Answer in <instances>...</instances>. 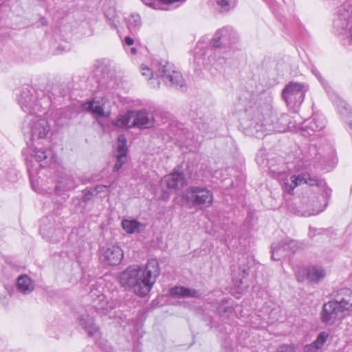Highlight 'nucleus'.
<instances>
[{"label": "nucleus", "instance_id": "obj_19", "mask_svg": "<svg viewBox=\"0 0 352 352\" xmlns=\"http://www.w3.org/2000/svg\"><path fill=\"white\" fill-rule=\"evenodd\" d=\"M333 300L345 311L352 310V291L348 288L340 289L333 294Z\"/></svg>", "mask_w": 352, "mask_h": 352}, {"label": "nucleus", "instance_id": "obj_9", "mask_svg": "<svg viewBox=\"0 0 352 352\" xmlns=\"http://www.w3.org/2000/svg\"><path fill=\"white\" fill-rule=\"evenodd\" d=\"M308 90L309 85L306 83L289 82L282 91V97L288 109L296 113L299 110Z\"/></svg>", "mask_w": 352, "mask_h": 352}, {"label": "nucleus", "instance_id": "obj_31", "mask_svg": "<svg viewBox=\"0 0 352 352\" xmlns=\"http://www.w3.org/2000/svg\"><path fill=\"white\" fill-rule=\"evenodd\" d=\"M127 25L131 32H137L142 25L140 16L138 14H131L127 19Z\"/></svg>", "mask_w": 352, "mask_h": 352}, {"label": "nucleus", "instance_id": "obj_29", "mask_svg": "<svg viewBox=\"0 0 352 352\" xmlns=\"http://www.w3.org/2000/svg\"><path fill=\"white\" fill-rule=\"evenodd\" d=\"M326 276L325 270L322 267L312 266L307 268V279L313 283H318Z\"/></svg>", "mask_w": 352, "mask_h": 352}, {"label": "nucleus", "instance_id": "obj_7", "mask_svg": "<svg viewBox=\"0 0 352 352\" xmlns=\"http://www.w3.org/2000/svg\"><path fill=\"white\" fill-rule=\"evenodd\" d=\"M333 25L335 32L352 46V3L346 2L338 7Z\"/></svg>", "mask_w": 352, "mask_h": 352}, {"label": "nucleus", "instance_id": "obj_35", "mask_svg": "<svg viewBox=\"0 0 352 352\" xmlns=\"http://www.w3.org/2000/svg\"><path fill=\"white\" fill-rule=\"evenodd\" d=\"M142 2L150 7L156 8L157 1L164 5H172L175 3H184L186 0H142Z\"/></svg>", "mask_w": 352, "mask_h": 352}, {"label": "nucleus", "instance_id": "obj_42", "mask_svg": "<svg viewBox=\"0 0 352 352\" xmlns=\"http://www.w3.org/2000/svg\"><path fill=\"white\" fill-rule=\"evenodd\" d=\"M318 350V349L316 347L314 342L309 344H307L305 346V352H317Z\"/></svg>", "mask_w": 352, "mask_h": 352}, {"label": "nucleus", "instance_id": "obj_30", "mask_svg": "<svg viewBox=\"0 0 352 352\" xmlns=\"http://www.w3.org/2000/svg\"><path fill=\"white\" fill-rule=\"evenodd\" d=\"M132 111H128L127 113L120 115L114 122L113 124L121 128H132Z\"/></svg>", "mask_w": 352, "mask_h": 352}, {"label": "nucleus", "instance_id": "obj_20", "mask_svg": "<svg viewBox=\"0 0 352 352\" xmlns=\"http://www.w3.org/2000/svg\"><path fill=\"white\" fill-rule=\"evenodd\" d=\"M116 162L113 167L114 171H118L127 160L126 140L124 135H119L118 137L116 146Z\"/></svg>", "mask_w": 352, "mask_h": 352}, {"label": "nucleus", "instance_id": "obj_37", "mask_svg": "<svg viewBox=\"0 0 352 352\" xmlns=\"http://www.w3.org/2000/svg\"><path fill=\"white\" fill-rule=\"evenodd\" d=\"M109 188V186L106 185H98L93 188H90L89 190V192L91 195H97L98 193H100L102 192H104L107 188Z\"/></svg>", "mask_w": 352, "mask_h": 352}, {"label": "nucleus", "instance_id": "obj_10", "mask_svg": "<svg viewBox=\"0 0 352 352\" xmlns=\"http://www.w3.org/2000/svg\"><path fill=\"white\" fill-rule=\"evenodd\" d=\"M184 198L187 203L199 210L209 208L214 199L212 191L204 186L188 187L185 191Z\"/></svg>", "mask_w": 352, "mask_h": 352}, {"label": "nucleus", "instance_id": "obj_27", "mask_svg": "<svg viewBox=\"0 0 352 352\" xmlns=\"http://www.w3.org/2000/svg\"><path fill=\"white\" fill-rule=\"evenodd\" d=\"M16 288L21 293L28 294L33 291L34 285L28 276L21 275L17 278Z\"/></svg>", "mask_w": 352, "mask_h": 352}, {"label": "nucleus", "instance_id": "obj_2", "mask_svg": "<svg viewBox=\"0 0 352 352\" xmlns=\"http://www.w3.org/2000/svg\"><path fill=\"white\" fill-rule=\"evenodd\" d=\"M25 135H30L31 144L29 155L41 167L47 168L56 163V155L52 148L49 138L50 126L43 118L28 115L24 120L23 128Z\"/></svg>", "mask_w": 352, "mask_h": 352}, {"label": "nucleus", "instance_id": "obj_11", "mask_svg": "<svg viewBox=\"0 0 352 352\" xmlns=\"http://www.w3.org/2000/svg\"><path fill=\"white\" fill-rule=\"evenodd\" d=\"M186 184V178L182 172L174 171L173 173L164 176L160 182L163 191L162 199H168L170 193L181 190Z\"/></svg>", "mask_w": 352, "mask_h": 352}, {"label": "nucleus", "instance_id": "obj_24", "mask_svg": "<svg viewBox=\"0 0 352 352\" xmlns=\"http://www.w3.org/2000/svg\"><path fill=\"white\" fill-rule=\"evenodd\" d=\"M170 294L172 296L182 298H201V293L194 289H190L182 286L175 287L170 289Z\"/></svg>", "mask_w": 352, "mask_h": 352}, {"label": "nucleus", "instance_id": "obj_22", "mask_svg": "<svg viewBox=\"0 0 352 352\" xmlns=\"http://www.w3.org/2000/svg\"><path fill=\"white\" fill-rule=\"evenodd\" d=\"M325 126V122L322 118L314 116L306 120L302 124L300 129L306 133L304 135H311L312 133L319 131Z\"/></svg>", "mask_w": 352, "mask_h": 352}, {"label": "nucleus", "instance_id": "obj_26", "mask_svg": "<svg viewBox=\"0 0 352 352\" xmlns=\"http://www.w3.org/2000/svg\"><path fill=\"white\" fill-rule=\"evenodd\" d=\"M79 323L89 336H96L99 333L98 328L95 324L94 318L90 316L82 315L79 318Z\"/></svg>", "mask_w": 352, "mask_h": 352}, {"label": "nucleus", "instance_id": "obj_39", "mask_svg": "<svg viewBox=\"0 0 352 352\" xmlns=\"http://www.w3.org/2000/svg\"><path fill=\"white\" fill-rule=\"evenodd\" d=\"M276 352H296V346L294 344H282Z\"/></svg>", "mask_w": 352, "mask_h": 352}, {"label": "nucleus", "instance_id": "obj_18", "mask_svg": "<svg viewBox=\"0 0 352 352\" xmlns=\"http://www.w3.org/2000/svg\"><path fill=\"white\" fill-rule=\"evenodd\" d=\"M100 258L107 265H116L123 258V251L117 245L103 247L100 251Z\"/></svg>", "mask_w": 352, "mask_h": 352}, {"label": "nucleus", "instance_id": "obj_34", "mask_svg": "<svg viewBox=\"0 0 352 352\" xmlns=\"http://www.w3.org/2000/svg\"><path fill=\"white\" fill-rule=\"evenodd\" d=\"M312 74L318 78V80L321 82V84L323 85V87L326 89L327 92L328 93L330 98L331 99V97L335 99V96L333 94H337L330 86L327 85V82L324 80V79L322 77L319 71L315 68L313 67L311 69Z\"/></svg>", "mask_w": 352, "mask_h": 352}, {"label": "nucleus", "instance_id": "obj_3", "mask_svg": "<svg viewBox=\"0 0 352 352\" xmlns=\"http://www.w3.org/2000/svg\"><path fill=\"white\" fill-rule=\"evenodd\" d=\"M237 41V34L232 28L225 26L219 28L210 41V45L216 49L204 50L203 43H199L195 50V60L198 65L207 67L220 59L221 54L222 59H228L235 51Z\"/></svg>", "mask_w": 352, "mask_h": 352}, {"label": "nucleus", "instance_id": "obj_14", "mask_svg": "<svg viewBox=\"0 0 352 352\" xmlns=\"http://www.w3.org/2000/svg\"><path fill=\"white\" fill-rule=\"evenodd\" d=\"M326 204L321 205L317 198H303L300 206L293 208L292 211L298 216L309 217L316 215L322 212Z\"/></svg>", "mask_w": 352, "mask_h": 352}, {"label": "nucleus", "instance_id": "obj_17", "mask_svg": "<svg viewBox=\"0 0 352 352\" xmlns=\"http://www.w3.org/2000/svg\"><path fill=\"white\" fill-rule=\"evenodd\" d=\"M132 126L139 129H148L154 125V117L152 113L145 109L133 110Z\"/></svg>", "mask_w": 352, "mask_h": 352}, {"label": "nucleus", "instance_id": "obj_41", "mask_svg": "<svg viewBox=\"0 0 352 352\" xmlns=\"http://www.w3.org/2000/svg\"><path fill=\"white\" fill-rule=\"evenodd\" d=\"M287 123V130H292L297 128V120L296 119V116L294 118H290L289 116Z\"/></svg>", "mask_w": 352, "mask_h": 352}, {"label": "nucleus", "instance_id": "obj_32", "mask_svg": "<svg viewBox=\"0 0 352 352\" xmlns=\"http://www.w3.org/2000/svg\"><path fill=\"white\" fill-rule=\"evenodd\" d=\"M218 10L221 12H228L234 8L236 4V0H214Z\"/></svg>", "mask_w": 352, "mask_h": 352}, {"label": "nucleus", "instance_id": "obj_12", "mask_svg": "<svg viewBox=\"0 0 352 352\" xmlns=\"http://www.w3.org/2000/svg\"><path fill=\"white\" fill-rule=\"evenodd\" d=\"M300 248L297 241L286 238L278 243H274L271 246L272 258L279 261L282 257L293 254Z\"/></svg>", "mask_w": 352, "mask_h": 352}, {"label": "nucleus", "instance_id": "obj_15", "mask_svg": "<svg viewBox=\"0 0 352 352\" xmlns=\"http://www.w3.org/2000/svg\"><path fill=\"white\" fill-rule=\"evenodd\" d=\"M344 311L333 300L324 303L321 314L322 321L327 324H333L344 317Z\"/></svg>", "mask_w": 352, "mask_h": 352}, {"label": "nucleus", "instance_id": "obj_38", "mask_svg": "<svg viewBox=\"0 0 352 352\" xmlns=\"http://www.w3.org/2000/svg\"><path fill=\"white\" fill-rule=\"evenodd\" d=\"M307 269L302 267L296 272V277L298 282H302L307 278Z\"/></svg>", "mask_w": 352, "mask_h": 352}, {"label": "nucleus", "instance_id": "obj_43", "mask_svg": "<svg viewBox=\"0 0 352 352\" xmlns=\"http://www.w3.org/2000/svg\"><path fill=\"white\" fill-rule=\"evenodd\" d=\"M317 231H318L317 229L309 227V233H308L309 236L310 238H314L316 236Z\"/></svg>", "mask_w": 352, "mask_h": 352}, {"label": "nucleus", "instance_id": "obj_44", "mask_svg": "<svg viewBox=\"0 0 352 352\" xmlns=\"http://www.w3.org/2000/svg\"><path fill=\"white\" fill-rule=\"evenodd\" d=\"M124 43L126 45L131 46L134 43V41L132 38L129 36H126L124 38Z\"/></svg>", "mask_w": 352, "mask_h": 352}, {"label": "nucleus", "instance_id": "obj_47", "mask_svg": "<svg viewBox=\"0 0 352 352\" xmlns=\"http://www.w3.org/2000/svg\"><path fill=\"white\" fill-rule=\"evenodd\" d=\"M298 124H300V122H298ZM302 126H299V128H300ZM297 127H298V123H297Z\"/></svg>", "mask_w": 352, "mask_h": 352}, {"label": "nucleus", "instance_id": "obj_21", "mask_svg": "<svg viewBox=\"0 0 352 352\" xmlns=\"http://www.w3.org/2000/svg\"><path fill=\"white\" fill-rule=\"evenodd\" d=\"M76 186V183L74 178L69 175L63 173L60 174L56 181L54 190L56 194L61 195L65 192L74 189Z\"/></svg>", "mask_w": 352, "mask_h": 352}, {"label": "nucleus", "instance_id": "obj_28", "mask_svg": "<svg viewBox=\"0 0 352 352\" xmlns=\"http://www.w3.org/2000/svg\"><path fill=\"white\" fill-rule=\"evenodd\" d=\"M122 226L129 234L138 233L145 228V225L135 219H124L122 221Z\"/></svg>", "mask_w": 352, "mask_h": 352}, {"label": "nucleus", "instance_id": "obj_13", "mask_svg": "<svg viewBox=\"0 0 352 352\" xmlns=\"http://www.w3.org/2000/svg\"><path fill=\"white\" fill-rule=\"evenodd\" d=\"M89 292V296L92 300L93 307L97 312L104 313L115 307L113 301L109 300L106 294L103 293V288L100 289L98 287L92 285Z\"/></svg>", "mask_w": 352, "mask_h": 352}, {"label": "nucleus", "instance_id": "obj_40", "mask_svg": "<svg viewBox=\"0 0 352 352\" xmlns=\"http://www.w3.org/2000/svg\"><path fill=\"white\" fill-rule=\"evenodd\" d=\"M17 179V175L14 169L10 168L8 172L6 173V175L5 176V179L14 182Z\"/></svg>", "mask_w": 352, "mask_h": 352}, {"label": "nucleus", "instance_id": "obj_1", "mask_svg": "<svg viewBox=\"0 0 352 352\" xmlns=\"http://www.w3.org/2000/svg\"><path fill=\"white\" fill-rule=\"evenodd\" d=\"M288 120V114L278 115L270 104L255 106L246 110L245 117L241 122V127L247 135L261 138L265 133L286 132Z\"/></svg>", "mask_w": 352, "mask_h": 352}, {"label": "nucleus", "instance_id": "obj_16", "mask_svg": "<svg viewBox=\"0 0 352 352\" xmlns=\"http://www.w3.org/2000/svg\"><path fill=\"white\" fill-rule=\"evenodd\" d=\"M82 109L100 117H109L111 114L109 104L105 98H94L82 104Z\"/></svg>", "mask_w": 352, "mask_h": 352}, {"label": "nucleus", "instance_id": "obj_33", "mask_svg": "<svg viewBox=\"0 0 352 352\" xmlns=\"http://www.w3.org/2000/svg\"><path fill=\"white\" fill-rule=\"evenodd\" d=\"M312 74L318 78V80L321 82V84L323 85V87L326 89L327 92L328 93L330 98L331 99V97L335 99V96L333 94H337L330 86L327 85V82L324 80V79L322 77L319 71L315 68L313 67L311 69Z\"/></svg>", "mask_w": 352, "mask_h": 352}, {"label": "nucleus", "instance_id": "obj_6", "mask_svg": "<svg viewBox=\"0 0 352 352\" xmlns=\"http://www.w3.org/2000/svg\"><path fill=\"white\" fill-rule=\"evenodd\" d=\"M19 103L24 112L31 116L44 115L48 111L51 100L43 91H36L34 89H24L21 92Z\"/></svg>", "mask_w": 352, "mask_h": 352}, {"label": "nucleus", "instance_id": "obj_23", "mask_svg": "<svg viewBox=\"0 0 352 352\" xmlns=\"http://www.w3.org/2000/svg\"><path fill=\"white\" fill-rule=\"evenodd\" d=\"M335 99L331 97L332 102L337 106L340 113L343 119L347 122L351 128H352V111L348 104L343 100L338 94H333Z\"/></svg>", "mask_w": 352, "mask_h": 352}, {"label": "nucleus", "instance_id": "obj_4", "mask_svg": "<svg viewBox=\"0 0 352 352\" xmlns=\"http://www.w3.org/2000/svg\"><path fill=\"white\" fill-rule=\"evenodd\" d=\"M160 272L158 261L151 258L144 270L139 265L129 267L120 274V282L125 288H132L137 295L144 296L150 292Z\"/></svg>", "mask_w": 352, "mask_h": 352}, {"label": "nucleus", "instance_id": "obj_25", "mask_svg": "<svg viewBox=\"0 0 352 352\" xmlns=\"http://www.w3.org/2000/svg\"><path fill=\"white\" fill-rule=\"evenodd\" d=\"M48 219L47 217L41 219L39 232L43 237L50 239V240H53L54 241H57L58 239L55 237L54 235L58 234L62 236L63 232L60 229L55 230L52 226H47L46 223Z\"/></svg>", "mask_w": 352, "mask_h": 352}, {"label": "nucleus", "instance_id": "obj_45", "mask_svg": "<svg viewBox=\"0 0 352 352\" xmlns=\"http://www.w3.org/2000/svg\"><path fill=\"white\" fill-rule=\"evenodd\" d=\"M199 130L204 131L207 129V126L205 124H201V126H198Z\"/></svg>", "mask_w": 352, "mask_h": 352}, {"label": "nucleus", "instance_id": "obj_46", "mask_svg": "<svg viewBox=\"0 0 352 352\" xmlns=\"http://www.w3.org/2000/svg\"><path fill=\"white\" fill-rule=\"evenodd\" d=\"M131 52L132 54H135L136 53L135 48H134V47L131 48Z\"/></svg>", "mask_w": 352, "mask_h": 352}, {"label": "nucleus", "instance_id": "obj_8", "mask_svg": "<svg viewBox=\"0 0 352 352\" xmlns=\"http://www.w3.org/2000/svg\"><path fill=\"white\" fill-rule=\"evenodd\" d=\"M270 171L272 175L278 180L283 179V190L288 194H291L294 189L298 185L307 184L310 186H318L320 181L316 177H311L309 174L302 173L298 176L292 175L290 177H286L285 166L280 168H276L273 166H270Z\"/></svg>", "mask_w": 352, "mask_h": 352}, {"label": "nucleus", "instance_id": "obj_5", "mask_svg": "<svg viewBox=\"0 0 352 352\" xmlns=\"http://www.w3.org/2000/svg\"><path fill=\"white\" fill-rule=\"evenodd\" d=\"M140 70L142 75L146 77L153 88L160 87L158 79L160 78L167 86L175 87L182 91L186 89L185 81L181 73L166 60L154 61L152 68L142 64Z\"/></svg>", "mask_w": 352, "mask_h": 352}, {"label": "nucleus", "instance_id": "obj_36", "mask_svg": "<svg viewBox=\"0 0 352 352\" xmlns=\"http://www.w3.org/2000/svg\"><path fill=\"white\" fill-rule=\"evenodd\" d=\"M328 334L326 332H321L317 337L316 340L313 342L316 347L321 349L327 341Z\"/></svg>", "mask_w": 352, "mask_h": 352}]
</instances>
